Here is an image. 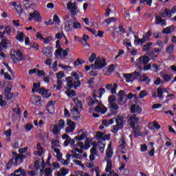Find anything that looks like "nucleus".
<instances>
[{"instance_id":"27","label":"nucleus","mask_w":176,"mask_h":176,"mask_svg":"<svg viewBox=\"0 0 176 176\" xmlns=\"http://www.w3.org/2000/svg\"><path fill=\"white\" fill-rule=\"evenodd\" d=\"M51 143L52 146H51L52 149H54V148H58L60 146V141L58 140H52Z\"/></svg>"},{"instance_id":"12","label":"nucleus","mask_w":176,"mask_h":176,"mask_svg":"<svg viewBox=\"0 0 176 176\" xmlns=\"http://www.w3.org/2000/svg\"><path fill=\"white\" fill-rule=\"evenodd\" d=\"M69 52V48H66L65 50L60 49V50L55 51V56H63V57H67L68 56V52Z\"/></svg>"},{"instance_id":"15","label":"nucleus","mask_w":176,"mask_h":176,"mask_svg":"<svg viewBox=\"0 0 176 176\" xmlns=\"http://www.w3.org/2000/svg\"><path fill=\"white\" fill-rule=\"evenodd\" d=\"M151 59L149 58V56L145 55L143 56H140L139 58H138L137 61L139 63V64H148Z\"/></svg>"},{"instance_id":"43","label":"nucleus","mask_w":176,"mask_h":176,"mask_svg":"<svg viewBox=\"0 0 176 176\" xmlns=\"http://www.w3.org/2000/svg\"><path fill=\"white\" fill-rule=\"evenodd\" d=\"M71 111H72V113H73L74 116L80 115V113L79 112V109H78V107H73L71 109Z\"/></svg>"},{"instance_id":"34","label":"nucleus","mask_w":176,"mask_h":176,"mask_svg":"<svg viewBox=\"0 0 176 176\" xmlns=\"http://www.w3.org/2000/svg\"><path fill=\"white\" fill-rule=\"evenodd\" d=\"M164 14H165V16L166 17H168L169 19H170V17H173V12H171V10L168 8H166L164 10Z\"/></svg>"},{"instance_id":"60","label":"nucleus","mask_w":176,"mask_h":176,"mask_svg":"<svg viewBox=\"0 0 176 176\" xmlns=\"http://www.w3.org/2000/svg\"><path fill=\"white\" fill-rule=\"evenodd\" d=\"M119 148H120V149H126V141H124V139L122 140V143L120 144Z\"/></svg>"},{"instance_id":"46","label":"nucleus","mask_w":176,"mask_h":176,"mask_svg":"<svg viewBox=\"0 0 176 176\" xmlns=\"http://www.w3.org/2000/svg\"><path fill=\"white\" fill-rule=\"evenodd\" d=\"M73 28L74 30H78V28L80 29L82 28V25L79 22L75 21L73 23Z\"/></svg>"},{"instance_id":"2","label":"nucleus","mask_w":176,"mask_h":176,"mask_svg":"<svg viewBox=\"0 0 176 176\" xmlns=\"http://www.w3.org/2000/svg\"><path fill=\"white\" fill-rule=\"evenodd\" d=\"M76 2L73 3L72 1H69L67 4V8L69 10H70L71 16H74L73 19L75 21H76V18H75V16H76V14H78V13L79 12V10H78V7H76Z\"/></svg>"},{"instance_id":"11","label":"nucleus","mask_w":176,"mask_h":176,"mask_svg":"<svg viewBox=\"0 0 176 176\" xmlns=\"http://www.w3.org/2000/svg\"><path fill=\"white\" fill-rule=\"evenodd\" d=\"M25 157H27V156L24 155H19L15 157V158L14 159V164L15 166H20V164H21V163H23V162H24V159H25Z\"/></svg>"},{"instance_id":"1","label":"nucleus","mask_w":176,"mask_h":176,"mask_svg":"<svg viewBox=\"0 0 176 176\" xmlns=\"http://www.w3.org/2000/svg\"><path fill=\"white\" fill-rule=\"evenodd\" d=\"M14 53L10 54L11 58L15 64H17V63H20V61H24L25 60V56L23 55V52L20 50H16V51H14Z\"/></svg>"},{"instance_id":"36","label":"nucleus","mask_w":176,"mask_h":176,"mask_svg":"<svg viewBox=\"0 0 176 176\" xmlns=\"http://www.w3.org/2000/svg\"><path fill=\"white\" fill-rule=\"evenodd\" d=\"M116 21H118V19H116V17H110L107 19H106L104 23H107V25H109V24H111V23H115Z\"/></svg>"},{"instance_id":"63","label":"nucleus","mask_w":176,"mask_h":176,"mask_svg":"<svg viewBox=\"0 0 176 176\" xmlns=\"http://www.w3.org/2000/svg\"><path fill=\"white\" fill-rule=\"evenodd\" d=\"M37 75L38 76H46V73L43 70H38Z\"/></svg>"},{"instance_id":"24","label":"nucleus","mask_w":176,"mask_h":176,"mask_svg":"<svg viewBox=\"0 0 176 176\" xmlns=\"http://www.w3.org/2000/svg\"><path fill=\"white\" fill-rule=\"evenodd\" d=\"M146 54L148 56V57H151V60H155L159 57V54H155L154 51L148 52H146Z\"/></svg>"},{"instance_id":"4","label":"nucleus","mask_w":176,"mask_h":176,"mask_svg":"<svg viewBox=\"0 0 176 176\" xmlns=\"http://www.w3.org/2000/svg\"><path fill=\"white\" fill-rule=\"evenodd\" d=\"M30 17L28 18L29 21H32V19L36 23L42 22V16H41V13L38 10H34V12H30L29 14Z\"/></svg>"},{"instance_id":"49","label":"nucleus","mask_w":176,"mask_h":176,"mask_svg":"<svg viewBox=\"0 0 176 176\" xmlns=\"http://www.w3.org/2000/svg\"><path fill=\"white\" fill-rule=\"evenodd\" d=\"M146 96H148L146 90H142L139 94V98H144V97H146Z\"/></svg>"},{"instance_id":"18","label":"nucleus","mask_w":176,"mask_h":176,"mask_svg":"<svg viewBox=\"0 0 176 176\" xmlns=\"http://www.w3.org/2000/svg\"><path fill=\"white\" fill-rule=\"evenodd\" d=\"M12 6H14L17 14L21 15L23 13V8H21V4H17L16 1H14L12 3Z\"/></svg>"},{"instance_id":"52","label":"nucleus","mask_w":176,"mask_h":176,"mask_svg":"<svg viewBox=\"0 0 176 176\" xmlns=\"http://www.w3.org/2000/svg\"><path fill=\"white\" fill-rule=\"evenodd\" d=\"M152 35V30H149L143 36L148 40L151 39V36Z\"/></svg>"},{"instance_id":"29","label":"nucleus","mask_w":176,"mask_h":176,"mask_svg":"<svg viewBox=\"0 0 176 176\" xmlns=\"http://www.w3.org/2000/svg\"><path fill=\"white\" fill-rule=\"evenodd\" d=\"M174 47H175V45H174V44L170 45L166 49V53H168V54H173V52H174Z\"/></svg>"},{"instance_id":"20","label":"nucleus","mask_w":176,"mask_h":176,"mask_svg":"<svg viewBox=\"0 0 176 176\" xmlns=\"http://www.w3.org/2000/svg\"><path fill=\"white\" fill-rule=\"evenodd\" d=\"M72 27H74V22L72 21V19H69L66 22L65 30V31H71V28H72Z\"/></svg>"},{"instance_id":"3","label":"nucleus","mask_w":176,"mask_h":176,"mask_svg":"<svg viewBox=\"0 0 176 176\" xmlns=\"http://www.w3.org/2000/svg\"><path fill=\"white\" fill-rule=\"evenodd\" d=\"M106 61H107V59H105V58L101 59L100 58V56H98L96 58L95 64H92L91 67V68H94V67H95L98 69H102V68H104V67H107Z\"/></svg>"},{"instance_id":"9","label":"nucleus","mask_w":176,"mask_h":176,"mask_svg":"<svg viewBox=\"0 0 176 176\" xmlns=\"http://www.w3.org/2000/svg\"><path fill=\"white\" fill-rule=\"evenodd\" d=\"M131 127L132 128L133 133L135 137V138H137V137H141V131H140V126H136L135 123L131 124Z\"/></svg>"},{"instance_id":"48","label":"nucleus","mask_w":176,"mask_h":176,"mask_svg":"<svg viewBox=\"0 0 176 176\" xmlns=\"http://www.w3.org/2000/svg\"><path fill=\"white\" fill-rule=\"evenodd\" d=\"M115 69V65L111 64L107 69V74H113Z\"/></svg>"},{"instance_id":"22","label":"nucleus","mask_w":176,"mask_h":176,"mask_svg":"<svg viewBox=\"0 0 176 176\" xmlns=\"http://www.w3.org/2000/svg\"><path fill=\"white\" fill-rule=\"evenodd\" d=\"M73 101L74 104L76 105L77 108H80L82 109L83 108V104L80 100H79L78 98H74Z\"/></svg>"},{"instance_id":"28","label":"nucleus","mask_w":176,"mask_h":176,"mask_svg":"<svg viewBox=\"0 0 176 176\" xmlns=\"http://www.w3.org/2000/svg\"><path fill=\"white\" fill-rule=\"evenodd\" d=\"M65 94L68 97H75V96H76V91H75L74 90L71 91V89H67L65 91Z\"/></svg>"},{"instance_id":"50","label":"nucleus","mask_w":176,"mask_h":176,"mask_svg":"<svg viewBox=\"0 0 176 176\" xmlns=\"http://www.w3.org/2000/svg\"><path fill=\"white\" fill-rule=\"evenodd\" d=\"M71 75L73 78H74L75 80H79L80 79V77L79 76V74L75 72H72L71 73Z\"/></svg>"},{"instance_id":"56","label":"nucleus","mask_w":176,"mask_h":176,"mask_svg":"<svg viewBox=\"0 0 176 176\" xmlns=\"http://www.w3.org/2000/svg\"><path fill=\"white\" fill-rule=\"evenodd\" d=\"M67 86L69 89H74V80H68L67 82Z\"/></svg>"},{"instance_id":"17","label":"nucleus","mask_w":176,"mask_h":176,"mask_svg":"<svg viewBox=\"0 0 176 176\" xmlns=\"http://www.w3.org/2000/svg\"><path fill=\"white\" fill-rule=\"evenodd\" d=\"M173 31H175V25H172L162 30V34H166V35H170V34H171V32H173Z\"/></svg>"},{"instance_id":"40","label":"nucleus","mask_w":176,"mask_h":176,"mask_svg":"<svg viewBox=\"0 0 176 176\" xmlns=\"http://www.w3.org/2000/svg\"><path fill=\"white\" fill-rule=\"evenodd\" d=\"M109 108L113 109V111H118L119 109V106L116 102L109 104Z\"/></svg>"},{"instance_id":"41","label":"nucleus","mask_w":176,"mask_h":176,"mask_svg":"<svg viewBox=\"0 0 176 176\" xmlns=\"http://www.w3.org/2000/svg\"><path fill=\"white\" fill-rule=\"evenodd\" d=\"M13 164H14V158H12L8 161L6 164V170H10V168H12V166H13Z\"/></svg>"},{"instance_id":"14","label":"nucleus","mask_w":176,"mask_h":176,"mask_svg":"<svg viewBox=\"0 0 176 176\" xmlns=\"http://www.w3.org/2000/svg\"><path fill=\"white\" fill-rule=\"evenodd\" d=\"M142 112V108L137 104H133L131 107V113H141Z\"/></svg>"},{"instance_id":"44","label":"nucleus","mask_w":176,"mask_h":176,"mask_svg":"<svg viewBox=\"0 0 176 176\" xmlns=\"http://www.w3.org/2000/svg\"><path fill=\"white\" fill-rule=\"evenodd\" d=\"M116 101V97L113 95L109 96L108 98L109 104H113Z\"/></svg>"},{"instance_id":"30","label":"nucleus","mask_w":176,"mask_h":176,"mask_svg":"<svg viewBox=\"0 0 176 176\" xmlns=\"http://www.w3.org/2000/svg\"><path fill=\"white\" fill-rule=\"evenodd\" d=\"M107 162L106 172L111 173V170H112V161L111 160H108Z\"/></svg>"},{"instance_id":"37","label":"nucleus","mask_w":176,"mask_h":176,"mask_svg":"<svg viewBox=\"0 0 176 176\" xmlns=\"http://www.w3.org/2000/svg\"><path fill=\"white\" fill-rule=\"evenodd\" d=\"M16 39L19 42H23L24 41V32H21L20 33L17 34Z\"/></svg>"},{"instance_id":"25","label":"nucleus","mask_w":176,"mask_h":176,"mask_svg":"<svg viewBox=\"0 0 176 176\" xmlns=\"http://www.w3.org/2000/svg\"><path fill=\"white\" fill-rule=\"evenodd\" d=\"M9 45V40L7 38H2L0 43V46H2L3 49H8V45Z\"/></svg>"},{"instance_id":"26","label":"nucleus","mask_w":176,"mask_h":176,"mask_svg":"<svg viewBox=\"0 0 176 176\" xmlns=\"http://www.w3.org/2000/svg\"><path fill=\"white\" fill-rule=\"evenodd\" d=\"M140 80L141 82H146V85H149V83H151V78H148L146 74L141 75Z\"/></svg>"},{"instance_id":"64","label":"nucleus","mask_w":176,"mask_h":176,"mask_svg":"<svg viewBox=\"0 0 176 176\" xmlns=\"http://www.w3.org/2000/svg\"><path fill=\"white\" fill-rule=\"evenodd\" d=\"M105 94V89L100 87L99 89V96H100V98H101V97H102V95Z\"/></svg>"},{"instance_id":"45","label":"nucleus","mask_w":176,"mask_h":176,"mask_svg":"<svg viewBox=\"0 0 176 176\" xmlns=\"http://www.w3.org/2000/svg\"><path fill=\"white\" fill-rule=\"evenodd\" d=\"M92 68V71L90 72L89 74L91 75V76H97V75H98V72H97V68H96V67H91Z\"/></svg>"},{"instance_id":"31","label":"nucleus","mask_w":176,"mask_h":176,"mask_svg":"<svg viewBox=\"0 0 176 176\" xmlns=\"http://www.w3.org/2000/svg\"><path fill=\"white\" fill-rule=\"evenodd\" d=\"M39 89H41V83L34 82L33 84V89H32V93H34V91L39 92Z\"/></svg>"},{"instance_id":"57","label":"nucleus","mask_w":176,"mask_h":176,"mask_svg":"<svg viewBox=\"0 0 176 176\" xmlns=\"http://www.w3.org/2000/svg\"><path fill=\"white\" fill-rule=\"evenodd\" d=\"M74 89H78L80 86V80H77L76 81H74Z\"/></svg>"},{"instance_id":"19","label":"nucleus","mask_w":176,"mask_h":176,"mask_svg":"<svg viewBox=\"0 0 176 176\" xmlns=\"http://www.w3.org/2000/svg\"><path fill=\"white\" fill-rule=\"evenodd\" d=\"M124 119V118L122 116H118L115 119L116 124L120 126V129H123V127H124V124H123Z\"/></svg>"},{"instance_id":"33","label":"nucleus","mask_w":176,"mask_h":176,"mask_svg":"<svg viewBox=\"0 0 176 176\" xmlns=\"http://www.w3.org/2000/svg\"><path fill=\"white\" fill-rule=\"evenodd\" d=\"M131 123L130 124L131 125L132 123H135V126L136 123H138V120H140V118H138L137 117V115L133 114L131 117Z\"/></svg>"},{"instance_id":"16","label":"nucleus","mask_w":176,"mask_h":176,"mask_svg":"<svg viewBox=\"0 0 176 176\" xmlns=\"http://www.w3.org/2000/svg\"><path fill=\"white\" fill-rule=\"evenodd\" d=\"M50 131H52V133H53V134H54L55 135H57V134H58V133H60V131H61V129H60V128L58 127V126L54 124H52L50 126Z\"/></svg>"},{"instance_id":"39","label":"nucleus","mask_w":176,"mask_h":176,"mask_svg":"<svg viewBox=\"0 0 176 176\" xmlns=\"http://www.w3.org/2000/svg\"><path fill=\"white\" fill-rule=\"evenodd\" d=\"M151 46H152V42H148L143 46V52H149L151 50Z\"/></svg>"},{"instance_id":"8","label":"nucleus","mask_w":176,"mask_h":176,"mask_svg":"<svg viewBox=\"0 0 176 176\" xmlns=\"http://www.w3.org/2000/svg\"><path fill=\"white\" fill-rule=\"evenodd\" d=\"M42 53L46 57H52L53 56V47L50 46L44 47L42 50Z\"/></svg>"},{"instance_id":"35","label":"nucleus","mask_w":176,"mask_h":176,"mask_svg":"<svg viewBox=\"0 0 176 176\" xmlns=\"http://www.w3.org/2000/svg\"><path fill=\"white\" fill-rule=\"evenodd\" d=\"M85 60L82 58H78L76 60L74 63V67H79V65H82V64H84Z\"/></svg>"},{"instance_id":"58","label":"nucleus","mask_w":176,"mask_h":176,"mask_svg":"<svg viewBox=\"0 0 176 176\" xmlns=\"http://www.w3.org/2000/svg\"><path fill=\"white\" fill-rule=\"evenodd\" d=\"M140 146L141 152H146V151H148V146H146L145 144H141Z\"/></svg>"},{"instance_id":"51","label":"nucleus","mask_w":176,"mask_h":176,"mask_svg":"<svg viewBox=\"0 0 176 176\" xmlns=\"http://www.w3.org/2000/svg\"><path fill=\"white\" fill-rule=\"evenodd\" d=\"M122 128H120V125H118V124H116V125L113 126V133H118L119 130H122Z\"/></svg>"},{"instance_id":"38","label":"nucleus","mask_w":176,"mask_h":176,"mask_svg":"<svg viewBox=\"0 0 176 176\" xmlns=\"http://www.w3.org/2000/svg\"><path fill=\"white\" fill-rule=\"evenodd\" d=\"M157 97L158 98H160V99H163L164 98V96H163V88L162 87H158L157 90Z\"/></svg>"},{"instance_id":"55","label":"nucleus","mask_w":176,"mask_h":176,"mask_svg":"<svg viewBox=\"0 0 176 176\" xmlns=\"http://www.w3.org/2000/svg\"><path fill=\"white\" fill-rule=\"evenodd\" d=\"M25 129L26 131H31V130H32V129H34V125H32L31 124H26Z\"/></svg>"},{"instance_id":"10","label":"nucleus","mask_w":176,"mask_h":176,"mask_svg":"<svg viewBox=\"0 0 176 176\" xmlns=\"http://www.w3.org/2000/svg\"><path fill=\"white\" fill-rule=\"evenodd\" d=\"M56 104V102H54L53 100H50L48 102L46 107V110L49 113H51V115H53L54 113V105Z\"/></svg>"},{"instance_id":"6","label":"nucleus","mask_w":176,"mask_h":176,"mask_svg":"<svg viewBox=\"0 0 176 176\" xmlns=\"http://www.w3.org/2000/svg\"><path fill=\"white\" fill-rule=\"evenodd\" d=\"M118 95V104L120 105H124V103L127 102V95L124 94V91L123 90L119 91Z\"/></svg>"},{"instance_id":"32","label":"nucleus","mask_w":176,"mask_h":176,"mask_svg":"<svg viewBox=\"0 0 176 176\" xmlns=\"http://www.w3.org/2000/svg\"><path fill=\"white\" fill-rule=\"evenodd\" d=\"M58 127L60 129V130H63L64 127H65V121L64 120L60 119L58 122Z\"/></svg>"},{"instance_id":"21","label":"nucleus","mask_w":176,"mask_h":176,"mask_svg":"<svg viewBox=\"0 0 176 176\" xmlns=\"http://www.w3.org/2000/svg\"><path fill=\"white\" fill-rule=\"evenodd\" d=\"M68 173H69V170L65 169V168L63 167L60 169V171H58L56 173V175L57 176H65L67 175V174H68Z\"/></svg>"},{"instance_id":"59","label":"nucleus","mask_w":176,"mask_h":176,"mask_svg":"<svg viewBox=\"0 0 176 176\" xmlns=\"http://www.w3.org/2000/svg\"><path fill=\"white\" fill-rule=\"evenodd\" d=\"M45 174L46 176H50L52 175V168H46L45 169Z\"/></svg>"},{"instance_id":"13","label":"nucleus","mask_w":176,"mask_h":176,"mask_svg":"<svg viewBox=\"0 0 176 176\" xmlns=\"http://www.w3.org/2000/svg\"><path fill=\"white\" fill-rule=\"evenodd\" d=\"M39 94H41L43 97H45V98H49L52 96V93L49 92V91H47L46 89L41 87L38 90Z\"/></svg>"},{"instance_id":"7","label":"nucleus","mask_w":176,"mask_h":176,"mask_svg":"<svg viewBox=\"0 0 176 176\" xmlns=\"http://www.w3.org/2000/svg\"><path fill=\"white\" fill-rule=\"evenodd\" d=\"M67 127L65 128V133H74L75 127H76V124L71 120H67Z\"/></svg>"},{"instance_id":"53","label":"nucleus","mask_w":176,"mask_h":176,"mask_svg":"<svg viewBox=\"0 0 176 176\" xmlns=\"http://www.w3.org/2000/svg\"><path fill=\"white\" fill-rule=\"evenodd\" d=\"M94 60H97V55L94 53L89 56V63H94Z\"/></svg>"},{"instance_id":"61","label":"nucleus","mask_w":176,"mask_h":176,"mask_svg":"<svg viewBox=\"0 0 176 176\" xmlns=\"http://www.w3.org/2000/svg\"><path fill=\"white\" fill-rule=\"evenodd\" d=\"M64 76V72H59L56 74V78L58 80H60V79H61V78H63Z\"/></svg>"},{"instance_id":"23","label":"nucleus","mask_w":176,"mask_h":176,"mask_svg":"<svg viewBox=\"0 0 176 176\" xmlns=\"http://www.w3.org/2000/svg\"><path fill=\"white\" fill-rule=\"evenodd\" d=\"M87 137V132H82L80 136L77 135L74 138V140L76 141H82V140H85Z\"/></svg>"},{"instance_id":"47","label":"nucleus","mask_w":176,"mask_h":176,"mask_svg":"<svg viewBox=\"0 0 176 176\" xmlns=\"http://www.w3.org/2000/svg\"><path fill=\"white\" fill-rule=\"evenodd\" d=\"M132 78H133V80H135V79H137V78H141V73H140L138 72H134L132 74Z\"/></svg>"},{"instance_id":"5","label":"nucleus","mask_w":176,"mask_h":176,"mask_svg":"<svg viewBox=\"0 0 176 176\" xmlns=\"http://www.w3.org/2000/svg\"><path fill=\"white\" fill-rule=\"evenodd\" d=\"M4 96L5 100L7 101H10V100H13V98H16L17 96H14V94L12 93V88L7 87L4 89Z\"/></svg>"},{"instance_id":"42","label":"nucleus","mask_w":176,"mask_h":176,"mask_svg":"<svg viewBox=\"0 0 176 176\" xmlns=\"http://www.w3.org/2000/svg\"><path fill=\"white\" fill-rule=\"evenodd\" d=\"M96 138L98 140H104V133L100 131L96 132Z\"/></svg>"},{"instance_id":"54","label":"nucleus","mask_w":176,"mask_h":176,"mask_svg":"<svg viewBox=\"0 0 176 176\" xmlns=\"http://www.w3.org/2000/svg\"><path fill=\"white\" fill-rule=\"evenodd\" d=\"M116 89H118V84L115 83L111 89V94H116Z\"/></svg>"},{"instance_id":"62","label":"nucleus","mask_w":176,"mask_h":176,"mask_svg":"<svg viewBox=\"0 0 176 176\" xmlns=\"http://www.w3.org/2000/svg\"><path fill=\"white\" fill-rule=\"evenodd\" d=\"M4 133H5V135H6V137H9V138L12 137V129H8L7 131L4 132Z\"/></svg>"}]
</instances>
